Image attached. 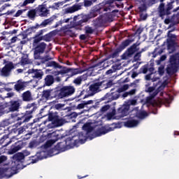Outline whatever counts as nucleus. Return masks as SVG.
<instances>
[{
	"label": "nucleus",
	"instance_id": "obj_1",
	"mask_svg": "<svg viewBox=\"0 0 179 179\" xmlns=\"http://www.w3.org/2000/svg\"><path fill=\"white\" fill-rule=\"evenodd\" d=\"M46 66H53V68L55 69L58 68L61 70L57 71V75H65L66 73H69V78H72L73 76H76V75H80V73H83V71H82V69H73L62 66L59 65V64L54 61L48 62L46 64Z\"/></svg>",
	"mask_w": 179,
	"mask_h": 179
},
{
	"label": "nucleus",
	"instance_id": "obj_2",
	"mask_svg": "<svg viewBox=\"0 0 179 179\" xmlns=\"http://www.w3.org/2000/svg\"><path fill=\"white\" fill-rule=\"evenodd\" d=\"M176 1L177 3H179V0H171L166 5L164 3H159L157 8V13L161 19H164L166 16L171 15V10H173V8H174L173 3Z\"/></svg>",
	"mask_w": 179,
	"mask_h": 179
},
{
	"label": "nucleus",
	"instance_id": "obj_3",
	"mask_svg": "<svg viewBox=\"0 0 179 179\" xmlns=\"http://www.w3.org/2000/svg\"><path fill=\"white\" fill-rule=\"evenodd\" d=\"M75 87L72 85H64L56 87V92L57 94V100L70 97L75 93Z\"/></svg>",
	"mask_w": 179,
	"mask_h": 179
},
{
	"label": "nucleus",
	"instance_id": "obj_4",
	"mask_svg": "<svg viewBox=\"0 0 179 179\" xmlns=\"http://www.w3.org/2000/svg\"><path fill=\"white\" fill-rule=\"evenodd\" d=\"M100 92V88L99 87L98 83H94L90 86H89L87 89L83 90L80 91L79 94L77 95L78 99H87V97H90L92 96H94L96 93H99Z\"/></svg>",
	"mask_w": 179,
	"mask_h": 179
},
{
	"label": "nucleus",
	"instance_id": "obj_5",
	"mask_svg": "<svg viewBox=\"0 0 179 179\" xmlns=\"http://www.w3.org/2000/svg\"><path fill=\"white\" fill-rule=\"evenodd\" d=\"M110 10V7L104 6V3H99L93 6L90 10L88 14H85L86 17L90 20L99 15H101L103 12H108Z\"/></svg>",
	"mask_w": 179,
	"mask_h": 179
},
{
	"label": "nucleus",
	"instance_id": "obj_6",
	"mask_svg": "<svg viewBox=\"0 0 179 179\" xmlns=\"http://www.w3.org/2000/svg\"><path fill=\"white\" fill-rule=\"evenodd\" d=\"M170 64L168 65L166 68V73L169 75H173L174 73H177V71H178V65H179V56L177 55H173L170 57L169 59Z\"/></svg>",
	"mask_w": 179,
	"mask_h": 179
},
{
	"label": "nucleus",
	"instance_id": "obj_7",
	"mask_svg": "<svg viewBox=\"0 0 179 179\" xmlns=\"http://www.w3.org/2000/svg\"><path fill=\"white\" fill-rule=\"evenodd\" d=\"M174 30H176V28L168 31L167 33V49L169 50L170 54L176 51V41H177V35L173 34Z\"/></svg>",
	"mask_w": 179,
	"mask_h": 179
},
{
	"label": "nucleus",
	"instance_id": "obj_8",
	"mask_svg": "<svg viewBox=\"0 0 179 179\" xmlns=\"http://www.w3.org/2000/svg\"><path fill=\"white\" fill-rule=\"evenodd\" d=\"M135 41L134 39H126L123 41L121 44L119 45L118 48L115 49V50L110 55H109V58H117L118 57L120 52L122 51H124L125 50L126 47H128V45L132 44Z\"/></svg>",
	"mask_w": 179,
	"mask_h": 179
},
{
	"label": "nucleus",
	"instance_id": "obj_9",
	"mask_svg": "<svg viewBox=\"0 0 179 179\" xmlns=\"http://www.w3.org/2000/svg\"><path fill=\"white\" fill-rule=\"evenodd\" d=\"M15 117L16 121H17V124L20 125L21 124H24V122H29L33 118V115H31V111H25L16 114Z\"/></svg>",
	"mask_w": 179,
	"mask_h": 179
},
{
	"label": "nucleus",
	"instance_id": "obj_10",
	"mask_svg": "<svg viewBox=\"0 0 179 179\" xmlns=\"http://www.w3.org/2000/svg\"><path fill=\"white\" fill-rule=\"evenodd\" d=\"M45 48H47V44L44 42L40 43L38 45H36L34 48V58L38 59L40 58V55L44 54V51H45Z\"/></svg>",
	"mask_w": 179,
	"mask_h": 179
},
{
	"label": "nucleus",
	"instance_id": "obj_11",
	"mask_svg": "<svg viewBox=\"0 0 179 179\" xmlns=\"http://www.w3.org/2000/svg\"><path fill=\"white\" fill-rule=\"evenodd\" d=\"M13 160L14 162L13 163V166L17 167L19 166L20 170H22L24 168L23 166V160H24V154L22 152L17 153L13 156Z\"/></svg>",
	"mask_w": 179,
	"mask_h": 179
},
{
	"label": "nucleus",
	"instance_id": "obj_12",
	"mask_svg": "<svg viewBox=\"0 0 179 179\" xmlns=\"http://www.w3.org/2000/svg\"><path fill=\"white\" fill-rule=\"evenodd\" d=\"M42 97L46 100H50L51 99H56V100H58L57 87L43 90L42 92Z\"/></svg>",
	"mask_w": 179,
	"mask_h": 179
},
{
	"label": "nucleus",
	"instance_id": "obj_13",
	"mask_svg": "<svg viewBox=\"0 0 179 179\" xmlns=\"http://www.w3.org/2000/svg\"><path fill=\"white\" fill-rule=\"evenodd\" d=\"M48 120L52 121L55 127H62L65 124V119L59 118V116L55 115V113H49Z\"/></svg>",
	"mask_w": 179,
	"mask_h": 179
},
{
	"label": "nucleus",
	"instance_id": "obj_14",
	"mask_svg": "<svg viewBox=\"0 0 179 179\" xmlns=\"http://www.w3.org/2000/svg\"><path fill=\"white\" fill-rule=\"evenodd\" d=\"M8 110L10 113H16L20 110V106H22V101L20 99L11 100L8 102Z\"/></svg>",
	"mask_w": 179,
	"mask_h": 179
},
{
	"label": "nucleus",
	"instance_id": "obj_15",
	"mask_svg": "<svg viewBox=\"0 0 179 179\" xmlns=\"http://www.w3.org/2000/svg\"><path fill=\"white\" fill-rule=\"evenodd\" d=\"M72 141H73V137H69L63 141L58 143L55 145V149L59 152H65L66 150H68V142H72Z\"/></svg>",
	"mask_w": 179,
	"mask_h": 179
},
{
	"label": "nucleus",
	"instance_id": "obj_16",
	"mask_svg": "<svg viewBox=\"0 0 179 179\" xmlns=\"http://www.w3.org/2000/svg\"><path fill=\"white\" fill-rule=\"evenodd\" d=\"M20 170V166L17 165V166L13 165L10 168H4V176L5 178H10L15 174H17Z\"/></svg>",
	"mask_w": 179,
	"mask_h": 179
},
{
	"label": "nucleus",
	"instance_id": "obj_17",
	"mask_svg": "<svg viewBox=\"0 0 179 179\" xmlns=\"http://www.w3.org/2000/svg\"><path fill=\"white\" fill-rule=\"evenodd\" d=\"M81 20L78 22H73V29L75 30H82V27L85 26V23H87L90 20L85 15V14L80 15Z\"/></svg>",
	"mask_w": 179,
	"mask_h": 179
},
{
	"label": "nucleus",
	"instance_id": "obj_18",
	"mask_svg": "<svg viewBox=\"0 0 179 179\" xmlns=\"http://www.w3.org/2000/svg\"><path fill=\"white\" fill-rule=\"evenodd\" d=\"M27 73H32V78L34 79H37L38 80H41V79H43V76H44V71L41 69H29L27 71Z\"/></svg>",
	"mask_w": 179,
	"mask_h": 179
},
{
	"label": "nucleus",
	"instance_id": "obj_19",
	"mask_svg": "<svg viewBox=\"0 0 179 179\" xmlns=\"http://www.w3.org/2000/svg\"><path fill=\"white\" fill-rule=\"evenodd\" d=\"M35 9L37 15L41 16V17H45L48 15V12H50V10H48L47 7H45V4L39 5Z\"/></svg>",
	"mask_w": 179,
	"mask_h": 179
},
{
	"label": "nucleus",
	"instance_id": "obj_20",
	"mask_svg": "<svg viewBox=\"0 0 179 179\" xmlns=\"http://www.w3.org/2000/svg\"><path fill=\"white\" fill-rule=\"evenodd\" d=\"M129 105H124L117 109V115L120 118H123V117H127L129 111Z\"/></svg>",
	"mask_w": 179,
	"mask_h": 179
},
{
	"label": "nucleus",
	"instance_id": "obj_21",
	"mask_svg": "<svg viewBox=\"0 0 179 179\" xmlns=\"http://www.w3.org/2000/svg\"><path fill=\"white\" fill-rule=\"evenodd\" d=\"M28 83H29L24 82L22 80H19L17 81V83L14 85V89L18 93H20V92H23V90H25L26 87H27Z\"/></svg>",
	"mask_w": 179,
	"mask_h": 179
},
{
	"label": "nucleus",
	"instance_id": "obj_22",
	"mask_svg": "<svg viewBox=\"0 0 179 179\" xmlns=\"http://www.w3.org/2000/svg\"><path fill=\"white\" fill-rule=\"evenodd\" d=\"M120 94L115 91L114 90H111L110 92H108L104 96V99H107L108 101H113V100H117L120 99Z\"/></svg>",
	"mask_w": 179,
	"mask_h": 179
},
{
	"label": "nucleus",
	"instance_id": "obj_23",
	"mask_svg": "<svg viewBox=\"0 0 179 179\" xmlns=\"http://www.w3.org/2000/svg\"><path fill=\"white\" fill-rule=\"evenodd\" d=\"M138 45H139V43H134L126 50V52L123 54L122 57H124V55H126V57H132V55H134V54H135L136 51H138Z\"/></svg>",
	"mask_w": 179,
	"mask_h": 179
},
{
	"label": "nucleus",
	"instance_id": "obj_24",
	"mask_svg": "<svg viewBox=\"0 0 179 179\" xmlns=\"http://www.w3.org/2000/svg\"><path fill=\"white\" fill-rule=\"evenodd\" d=\"M20 149H22V145H20V141H17L13 144L10 146V148L8 150L7 155H15V153H16V152H19Z\"/></svg>",
	"mask_w": 179,
	"mask_h": 179
},
{
	"label": "nucleus",
	"instance_id": "obj_25",
	"mask_svg": "<svg viewBox=\"0 0 179 179\" xmlns=\"http://www.w3.org/2000/svg\"><path fill=\"white\" fill-rule=\"evenodd\" d=\"M14 68L15 66H13V63L12 62L8 63L1 69V75H3V76H9V73H10V71H12V69H13Z\"/></svg>",
	"mask_w": 179,
	"mask_h": 179
},
{
	"label": "nucleus",
	"instance_id": "obj_26",
	"mask_svg": "<svg viewBox=\"0 0 179 179\" xmlns=\"http://www.w3.org/2000/svg\"><path fill=\"white\" fill-rule=\"evenodd\" d=\"M9 105L8 102L0 103V117L4 114H9Z\"/></svg>",
	"mask_w": 179,
	"mask_h": 179
},
{
	"label": "nucleus",
	"instance_id": "obj_27",
	"mask_svg": "<svg viewBox=\"0 0 179 179\" xmlns=\"http://www.w3.org/2000/svg\"><path fill=\"white\" fill-rule=\"evenodd\" d=\"M55 82V80L54 79V76L48 74L44 78L43 87H45L46 86H52Z\"/></svg>",
	"mask_w": 179,
	"mask_h": 179
},
{
	"label": "nucleus",
	"instance_id": "obj_28",
	"mask_svg": "<svg viewBox=\"0 0 179 179\" xmlns=\"http://www.w3.org/2000/svg\"><path fill=\"white\" fill-rule=\"evenodd\" d=\"M80 9H82V5L74 4L71 7L66 8L64 10V13H75V12H78V10H80Z\"/></svg>",
	"mask_w": 179,
	"mask_h": 179
},
{
	"label": "nucleus",
	"instance_id": "obj_29",
	"mask_svg": "<svg viewBox=\"0 0 179 179\" xmlns=\"http://www.w3.org/2000/svg\"><path fill=\"white\" fill-rule=\"evenodd\" d=\"M124 125L127 128H135V127H138V125H139V120L130 119L124 122Z\"/></svg>",
	"mask_w": 179,
	"mask_h": 179
},
{
	"label": "nucleus",
	"instance_id": "obj_30",
	"mask_svg": "<svg viewBox=\"0 0 179 179\" xmlns=\"http://www.w3.org/2000/svg\"><path fill=\"white\" fill-rule=\"evenodd\" d=\"M44 157L41 156V152H37L35 155L29 157V164H34L39 160H43Z\"/></svg>",
	"mask_w": 179,
	"mask_h": 179
},
{
	"label": "nucleus",
	"instance_id": "obj_31",
	"mask_svg": "<svg viewBox=\"0 0 179 179\" xmlns=\"http://www.w3.org/2000/svg\"><path fill=\"white\" fill-rule=\"evenodd\" d=\"M22 101H26L29 103V101H32L33 100V95H31V92L30 90H27L23 92L21 95Z\"/></svg>",
	"mask_w": 179,
	"mask_h": 179
},
{
	"label": "nucleus",
	"instance_id": "obj_32",
	"mask_svg": "<svg viewBox=\"0 0 179 179\" xmlns=\"http://www.w3.org/2000/svg\"><path fill=\"white\" fill-rule=\"evenodd\" d=\"M87 79V74H84L74 79L73 81V83H74L76 86H80L82 85V82H83V80H86Z\"/></svg>",
	"mask_w": 179,
	"mask_h": 179
},
{
	"label": "nucleus",
	"instance_id": "obj_33",
	"mask_svg": "<svg viewBox=\"0 0 179 179\" xmlns=\"http://www.w3.org/2000/svg\"><path fill=\"white\" fill-rule=\"evenodd\" d=\"M55 19H57V16L52 15L50 18L43 20L41 23V27H47V26H48V24H52V22H54V20H55Z\"/></svg>",
	"mask_w": 179,
	"mask_h": 179
},
{
	"label": "nucleus",
	"instance_id": "obj_34",
	"mask_svg": "<svg viewBox=\"0 0 179 179\" xmlns=\"http://www.w3.org/2000/svg\"><path fill=\"white\" fill-rule=\"evenodd\" d=\"M108 132H110V129L104 127H101L96 131L95 134L96 136H101V135H106V134H108Z\"/></svg>",
	"mask_w": 179,
	"mask_h": 179
},
{
	"label": "nucleus",
	"instance_id": "obj_35",
	"mask_svg": "<svg viewBox=\"0 0 179 179\" xmlns=\"http://www.w3.org/2000/svg\"><path fill=\"white\" fill-rule=\"evenodd\" d=\"M22 66H24V65H29L30 64V60H29V57L27 55H24L21 57V60L18 63Z\"/></svg>",
	"mask_w": 179,
	"mask_h": 179
},
{
	"label": "nucleus",
	"instance_id": "obj_36",
	"mask_svg": "<svg viewBox=\"0 0 179 179\" xmlns=\"http://www.w3.org/2000/svg\"><path fill=\"white\" fill-rule=\"evenodd\" d=\"M37 15V10L35 9L29 10L27 13V16L31 20H34L36 19V15Z\"/></svg>",
	"mask_w": 179,
	"mask_h": 179
},
{
	"label": "nucleus",
	"instance_id": "obj_37",
	"mask_svg": "<svg viewBox=\"0 0 179 179\" xmlns=\"http://www.w3.org/2000/svg\"><path fill=\"white\" fill-rule=\"evenodd\" d=\"M164 51V49L162 48H156L154 51L152 52V55L154 58H156L157 55H162Z\"/></svg>",
	"mask_w": 179,
	"mask_h": 179
},
{
	"label": "nucleus",
	"instance_id": "obj_38",
	"mask_svg": "<svg viewBox=\"0 0 179 179\" xmlns=\"http://www.w3.org/2000/svg\"><path fill=\"white\" fill-rule=\"evenodd\" d=\"M124 0H109L110 3H115L117 8H124V3H122Z\"/></svg>",
	"mask_w": 179,
	"mask_h": 179
},
{
	"label": "nucleus",
	"instance_id": "obj_39",
	"mask_svg": "<svg viewBox=\"0 0 179 179\" xmlns=\"http://www.w3.org/2000/svg\"><path fill=\"white\" fill-rule=\"evenodd\" d=\"M83 131H85L87 134H90L93 131V127L90 124V123H86L83 126Z\"/></svg>",
	"mask_w": 179,
	"mask_h": 179
},
{
	"label": "nucleus",
	"instance_id": "obj_40",
	"mask_svg": "<svg viewBox=\"0 0 179 179\" xmlns=\"http://www.w3.org/2000/svg\"><path fill=\"white\" fill-rule=\"evenodd\" d=\"M135 117H136V118H139L140 120H143V118L148 117V113L145 111L136 112Z\"/></svg>",
	"mask_w": 179,
	"mask_h": 179
},
{
	"label": "nucleus",
	"instance_id": "obj_41",
	"mask_svg": "<svg viewBox=\"0 0 179 179\" xmlns=\"http://www.w3.org/2000/svg\"><path fill=\"white\" fill-rule=\"evenodd\" d=\"M98 86L99 87V92H101V90H104L106 89H108V86H107L106 84V80L98 82Z\"/></svg>",
	"mask_w": 179,
	"mask_h": 179
},
{
	"label": "nucleus",
	"instance_id": "obj_42",
	"mask_svg": "<svg viewBox=\"0 0 179 179\" xmlns=\"http://www.w3.org/2000/svg\"><path fill=\"white\" fill-rule=\"evenodd\" d=\"M40 41H43V36H37L36 35H35L33 41V46L36 47V45L40 44Z\"/></svg>",
	"mask_w": 179,
	"mask_h": 179
},
{
	"label": "nucleus",
	"instance_id": "obj_43",
	"mask_svg": "<svg viewBox=\"0 0 179 179\" xmlns=\"http://www.w3.org/2000/svg\"><path fill=\"white\" fill-rule=\"evenodd\" d=\"M27 108H31V110H27V111H31V115H33V113L36 110H37V106H36V104L34 103H29L27 105Z\"/></svg>",
	"mask_w": 179,
	"mask_h": 179
},
{
	"label": "nucleus",
	"instance_id": "obj_44",
	"mask_svg": "<svg viewBox=\"0 0 179 179\" xmlns=\"http://www.w3.org/2000/svg\"><path fill=\"white\" fill-rule=\"evenodd\" d=\"M42 38L43 41H51V38H52V32H50L44 36H42Z\"/></svg>",
	"mask_w": 179,
	"mask_h": 179
},
{
	"label": "nucleus",
	"instance_id": "obj_45",
	"mask_svg": "<svg viewBox=\"0 0 179 179\" xmlns=\"http://www.w3.org/2000/svg\"><path fill=\"white\" fill-rule=\"evenodd\" d=\"M97 0H84V6L85 8H89L93 5Z\"/></svg>",
	"mask_w": 179,
	"mask_h": 179
},
{
	"label": "nucleus",
	"instance_id": "obj_46",
	"mask_svg": "<svg viewBox=\"0 0 179 179\" xmlns=\"http://www.w3.org/2000/svg\"><path fill=\"white\" fill-rule=\"evenodd\" d=\"M143 3L138 7V10L139 12H145L146 11V9H148V8L146 7V3H145V1L141 0Z\"/></svg>",
	"mask_w": 179,
	"mask_h": 179
},
{
	"label": "nucleus",
	"instance_id": "obj_47",
	"mask_svg": "<svg viewBox=\"0 0 179 179\" xmlns=\"http://www.w3.org/2000/svg\"><path fill=\"white\" fill-rule=\"evenodd\" d=\"M85 30L86 34H93L94 33V29L92 27L86 26Z\"/></svg>",
	"mask_w": 179,
	"mask_h": 179
},
{
	"label": "nucleus",
	"instance_id": "obj_48",
	"mask_svg": "<svg viewBox=\"0 0 179 179\" xmlns=\"http://www.w3.org/2000/svg\"><path fill=\"white\" fill-rule=\"evenodd\" d=\"M78 138L80 141V142H83V141H86V139H87V138L86 137V134L83 132H80L78 134Z\"/></svg>",
	"mask_w": 179,
	"mask_h": 179
},
{
	"label": "nucleus",
	"instance_id": "obj_49",
	"mask_svg": "<svg viewBox=\"0 0 179 179\" xmlns=\"http://www.w3.org/2000/svg\"><path fill=\"white\" fill-rule=\"evenodd\" d=\"M167 58V56L166 55H164L160 57L159 59L157 60V65H160L163 61H166V59Z\"/></svg>",
	"mask_w": 179,
	"mask_h": 179
},
{
	"label": "nucleus",
	"instance_id": "obj_50",
	"mask_svg": "<svg viewBox=\"0 0 179 179\" xmlns=\"http://www.w3.org/2000/svg\"><path fill=\"white\" fill-rule=\"evenodd\" d=\"M148 66L146 65H144L143 66L141 69H140V71L138 73H148Z\"/></svg>",
	"mask_w": 179,
	"mask_h": 179
},
{
	"label": "nucleus",
	"instance_id": "obj_51",
	"mask_svg": "<svg viewBox=\"0 0 179 179\" xmlns=\"http://www.w3.org/2000/svg\"><path fill=\"white\" fill-rule=\"evenodd\" d=\"M67 34L69 36H70V37H77L78 36V34H76L75 32V31H73V29H70V30L67 31Z\"/></svg>",
	"mask_w": 179,
	"mask_h": 179
},
{
	"label": "nucleus",
	"instance_id": "obj_52",
	"mask_svg": "<svg viewBox=\"0 0 179 179\" xmlns=\"http://www.w3.org/2000/svg\"><path fill=\"white\" fill-rule=\"evenodd\" d=\"M108 110H110V105H105L102 106L100 111L101 113H106V111H108Z\"/></svg>",
	"mask_w": 179,
	"mask_h": 179
},
{
	"label": "nucleus",
	"instance_id": "obj_53",
	"mask_svg": "<svg viewBox=\"0 0 179 179\" xmlns=\"http://www.w3.org/2000/svg\"><path fill=\"white\" fill-rule=\"evenodd\" d=\"M141 54H142V51H140V52H137V53L134 55V60H135V61H141Z\"/></svg>",
	"mask_w": 179,
	"mask_h": 179
},
{
	"label": "nucleus",
	"instance_id": "obj_54",
	"mask_svg": "<svg viewBox=\"0 0 179 179\" xmlns=\"http://www.w3.org/2000/svg\"><path fill=\"white\" fill-rule=\"evenodd\" d=\"M156 3V0H147L146 5L147 6H153Z\"/></svg>",
	"mask_w": 179,
	"mask_h": 179
},
{
	"label": "nucleus",
	"instance_id": "obj_55",
	"mask_svg": "<svg viewBox=\"0 0 179 179\" xmlns=\"http://www.w3.org/2000/svg\"><path fill=\"white\" fill-rule=\"evenodd\" d=\"M9 138L8 135H4L1 138H0V146L1 145H2V143H3L5 142V141H6V139H8Z\"/></svg>",
	"mask_w": 179,
	"mask_h": 179
},
{
	"label": "nucleus",
	"instance_id": "obj_56",
	"mask_svg": "<svg viewBox=\"0 0 179 179\" xmlns=\"http://www.w3.org/2000/svg\"><path fill=\"white\" fill-rule=\"evenodd\" d=\"M0 178H5V168H0Z\"/></svg>",
	"mask_w": 179,
	"mask_h": 179
},
{
	"label": "nucleus",
	"instance_id": "obj_57",
	"mask_svg": "<svg viewBox=\"0 0 179 179\" xmlns=\"http://www.w3.org/2000/svg\"><path fill=\"white\" fill-rule=\"evenodd\" d=\"M24 131H26V129H24V127H20L16 130V131L17 132V135H20V134H23V132H24Z\"/></svg>",
	"mask_w": 179,
	"mask_h": 179
},
{
	"label": "nucleus",
	"instance_id": "obj_58",
	"mask_svg": "<svg viewBox=\"0 0 179 179\" xmlns=\"http://www.w3.org/2000/svg\"><path fill=\"white\" fill-rule=\"evenodd\" d=\"M25 11L26 10H18L14 15L15 17H19V16H20V15H22V13H23V12H25Z\"/></svg>",
	"mask_w": 179,
	"mask_h": 179
},
{
	"label": "nucleus",
	"instance_id": "obj_59",
	"mask_svg": "<svg viewBox=\"0 0 179 179\" xmlns=\"http://www.w3.org/2000/svg\"><path fill=\"white\" fill-rule=\"evenodd\" d=\"M129 104H126V106H136V99H131L129 101Z\"/></svg>",
	"mask_w": 179,
	"mask_h": 179
},
{
	"label": "nucleus",
	"instance_id": "obj_60",
	"mask_svg": "<svg viewBox=\"0 0 179 179\" xmlns=\"http://www.w3.org/2000/svg\"><path fill=\"white\" fill-rule=\"evenodd\" d=\"M6 160H8V157H6V156L5 155L0 156V164H2L3 162H6Z\"/></svg>",
	"mask_w": 179,
	"mask_h": 179
},
{
	"label": "nucleus",
	"instance_id": "obj_61",
	"mask_svg": "<svg viewBox=\"0 0 179 179\" xmlns=\"http://www.w3.org/2000/svg\"><path fill=\"white\" fill-rule=\"evenodd\" d=\"M164 87H166V85L164 83H162L157 89V91L160 93L162 90H164Z\"/></svg>",
	"mask_w": 179,
	"mask_h": 179
},
{
	"label": "nucleus",
	"instance_id": "obj_62",
	"mask_svg": "<svg viewBox=\"0 0 179 179\" xmlns=\"http://www.w3.org/2000/svg\"><path fill=\"white\" fill-rule=\"evenodd\" d=\"M155 87H149L145 92H147V93H152V92H155Z\"/></svg>",
	"mask_w": 179,
	"mask_h": 179
},
{
	"label": "nucleus",
	"instance_id": "obj_63",
	"mask_svg": "<svg viewBox=\"0 0 179 179\" xmlns=\"http://www.w3.org/2000/svg\"><path fill=\"white\" fill-rule=\"evenodd\" d=\"M86 106V104L84 103H80L77 106V108H78V110H82V108H85V106Z\"/></svg>",
	"mask_w": 179,
	"mask_h": 179
},
{
	"label": "nucleus",
	"instance_id": "obj_64",
	"mask_svg": "<svg viewBox=\"0 0 179 179\" xmlns=\"http://www.w3.org/2000/svg\"><path fill=\"white\" fill-rule=\"evenodd\" d=\"M35 59H40L41 64H45V62H47L46 60H45V58L44 57H42L41 55H40V58Z\"/></svg>",
	"mask_w": 179,
	"mask_h": 179
}]
</instances>
